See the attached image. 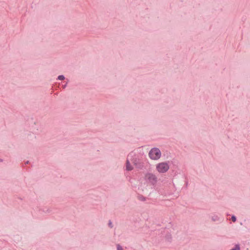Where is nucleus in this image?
<instances>
[{
	"instance_id": "f257e3e1",
	"label": "nucleus",
	"mask_w": 250,
	"mask_h": 250,
	"mask_svg": "<svg viewBox=\"0 0 250 250\" xmlns=\"http://www.w3.org/2000/svg\"><path fill=\"white\" fill-rule=\"evenodd\" d=\"M156 169L159 173H166L169 169V164L166 162L159 163L156 166Z\"/></svg>"
},
{
	"instance_id": "f03ea898",
	"label": "nucleus",
	"mask_w": 250,
	"mask_h": 250,
	"mask_svg": "<svg viewBox=\"0 0 250 250\" xmlns=\"http://www.w3.org/2000/svg\"><path fill=\"white\" fill-rule=\"evenodd\" d=\"M161 156L160 150L157 148H153L149 152V157L153 160H158Z\"/></svg>"
},
{
	"instance_id": "7ed1b4c3",
	"label": "nucleus",
	"mask_w": 250,
	"mask_h": 250,
	"mask_svg": "<svg viewBox=\"0 0 250 250\" xmlns=\"http://www.w3.org/2000/svg\"><path fill=\"white\" fill-rule=\"evenodd\" d=\"M145 180L152 185H154L157 182V177L153 173H147L144 177Z\"/></svg>"
},
{
	"instance_id": "20e7f679",
	"label": "nucleus",
	"mask_w": 250,
	"mask_h": 250,
	"mask_svg": "<svg viewBox=\"0 0 250 250\" xmlns=\"http://www.w3.org/2000/svg\"><path fill=\"white\" fill-rule=\"evenodd\" d=\"M132 157L131 155H129L128 156L127 160H126V169L127 170H131L133 169L132 166L130 164L129 160H130V157Z\"/></svg>"
},
{
	"instance_id": "39448f33",
	"label": "nucleus",
	"mask_w": 250,
	"mask_h": 250,
	"mask_svg": "<svg viewBox=\"0 0 250 250\" xmlns=\"http://www.w3.org/2000/svg\"><path fill=\"white\" fill-rule=\"evenodd\" d=\"M64 79V77L63 75H60L58 77V79L60 80H63Z\"/></svg>"
},
{
	"instance_id": "423d86ee",
	"label": "nucleus",
	"mask_w": 250,
	"mask_h": 250,
	"mask_svg": "<svg viewBox=\"0 0 250 250\" xmlns=\"http://www.w3.org/2000/svg\"><path fill=\"white\" fill-rule=\"evenodd\" d=\"M117 250H123V248L119 245H117Z\"/></svg>"
},
{
	"instance_id": "0eeeda50",
	"label": "nucleus",
	"mask_w": 250,
	"mask_h": 250,
	"mask_svg": "<svg viewBox=\"0 0 250 250\" xmlns=\"http://www.w3.org/2000/svg\"><path fill=\"white\" fill-rule=\"evenodd\" d=\"M231 220L233 222H235L236 221V217L234 216H232Z\"/></svg>"
},
{
	"instance_id": "6e6552de",
	"label": "nucleus",
	"mask_w": 250,
	"mask_h": 250,
	"mask_svg": "<svg viewBox=\"0 0 250 250\" xmlns=\"http://www.w3.org/2000/svg\"><path fill=\"white\" fill-rule=\"evenodd\" d=\"M131 161L133 163L135 164L134 161H132V160H131Z\"/></svg>"
}]
</instances>
